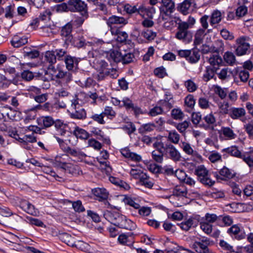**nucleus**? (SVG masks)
<instances>
[{
  "instance_id": "nucleus-24",
  "label": "nucleus",
  "mask_w": 253,
  "mask_h": 253,
  "mask_svg": "<svg viewBox=\"0 0 253 253\" xmlns=\"http://www.w3.org/2000/svg\"><path fill=\"white\" fill-rule=\"evenodd\" d=\"M28 42V37L24 36L20 37L15 36L11 41V45L14 47L18 48Z\"/></svg>"
},
{
  "instance_id": "nucleus-60",
  "label": "nucleus",
  "mask_w": 253,
  "mask_h": 253,
  "mask_svg": "<svg viewBox=\"0 0 253 253\" xmlns=\"http://www.w3.org/2000/svg\"><path fill=\"white\" fill-rule=\"evenodd\" d=\"M104 116L102 113L100 114H94L91 116L90 118L94 121L97 122L100 125H104L106 122L104 120Z\"/></svg>"
},
{
  "instance_id": "nucleus-56",
  "label": "nucleus",
  "mask_w": 253,
  "mask_h": 253,
  "mask_svg": "<svg viewBox=\"0 0 253 253\" xmlns=\"http://www.w3.org/2000/svg\"><path fill=\"white\" fill-rule=\"evenodd\" d=\"M155 125L153 123L145 124L141 126L139 129L140 133L149 132L154 129Z\"/></svg>"
},
{
  "instance_id": "nucleus-36",
  "label": "nucleus",
  "mask_w": 253,
  "mask_h": 253,
  "mask_svg": "<svg viewBox=\"0 0 253 253\" xmlns=\"http://www.w3.org/2000/svg\"><path fill=\"white\" fill-rule=\"evenodd\" d=\"M32 110H42L43 111H46L49 113L53 112L52 103L49 102H46L43 104H38L36 105Z\"/></svg>"
},
{
  "instance_id": "nucleus-15",
  "label": "nucleus",
  "mask_w": 253,
  "mask_h": 253,
  "mask_svg": "<svg viewBox=\"0 0 253 253\" xmlns=\"http://www.w3.org/2000/svg\"><path fill=\"white\" fill-rule=\"evenodd\" d=\"M160 19H162L165 22L164 23V26L165 27H169L172 25L174 23L171 14L173 13L172 11H168L163 10H160Z\"/></svg>"
},
{
  "instance_id": "nucleus-17",
  "label": "nucleus",
  "mask_w": 253,
  "mask_h": 253,
  "mask_svg": "<svg viewBox=\"0 0 253 253\" xmlns=\"http://www.w3.org/2000/svg\"><path fill=\"white\" fill-rule=\"evenodd\" d=\"M111 33L112 35L116 36V41L118 42L126 43L128 35L125 31H122L121 28L114 29Z\"/></svg>"
},
{
  "instance_id": "nucleus-9",
  "label": "nucleus",
  "mask_w": 253,
  "mask_h": 253,
  "mask_svg": "<svg viewBox=\"0 0 253 253\" xmlns=\"http://www.w3.org/2000/svg\"><path fill=\"white\" fill-rule=\"evenodd\" d=\"M73 26L70 22H68L63 26L61 29L60 35L61 39L64 41V45L67 47L71 42L73 38L72 34Z\"/></svg>"
},
{
  "instance_id": "nucleus-22",
  "label": "nucleus",
  "mask_w": 253,
  "mask_h": 253,
  "mask_svg": "<svg viewBox=\"0 0 253 253\" xmlns=\"http://www.w3.org/2000/svg\"><path fill=\"white\" fill-rule=\"evenodd\" d=\"M246 114V111L243 108H230L229 116L233 120L239 119L244 116Z\"/></svg>"
},
{
  "instance_id": "nucleus-48",
  "label": "nucleus",
  "mask_w": 253,
  "mask_h": 253,
  "mask_svg": "<svg viewBox=\"0 0 253 253\" xmlns=\"http://www.w3.org/2000/svg\"><path fill=\"white\" fill-rule=\"evenodd\" d=\"M200 58V54L199 51L197 50L193 49L191 50L190 55H189L188 61L191 63H197Z\"/></svg>"
},
{
  "instance_id": "nucleus-44",
  "label": "nucleus",
  "mask_w": 253,
  "mask_h": 253,
  "mask_svg": "<svg viewBox=\"0 0 253 253\" xmlns=\"http://www.w3.org/2000/svg\"><path fill=\"white\" fill-rule=\"evenodd\" d=\"M109 59L116 63L121 62L123 59V53L118 50H113L110 53Z\"/></svg>"
},
{
  "instance_id": "nucleus-6",
  "label": "nucleus",
  "mask_w": 253,
  "mask_h": 253,
  "mask_svg": "<svg viewBox=\"0 0 253 253\" xmlns=\"http://www.w3.org/2000/svg\"><path fill=\"white\" fill-rule=\"evenodd\" d=\"M106 23L111 32L114 29L117 30L126 25L128 20L124 17L112 15L106 20Z\"/></svg>"
},
{
  "instance_id": "nucleus-29",
  "label": "nucleus",
  "mask_w": 253,
  "mask_h": 253,
  "mask_svg": "<svg viewBox=\"0 0 253 253\" xmlns=\"http://www.w3.org/2000/svg\"><path fill=\"white\" fill-rule=\"evenodd\" d=\"M222 19L221 12L217 10H214L212 12L210 20V24L213 25L219 23Z\"/></svg>"
},
{
  "instance_id": "nucleus-12",
  "label": "nucleus",
  "mask_w": 253,
  "mask_h": 253,
  "mask_svg": "<svg viewBox=\"0 0 253 253\" xmlns=\"http://www.w3.org/2000/svg\"><path fill=\"white\" fill-rule=\"evenodd\" d=\"M20 206L27 213L33 216H38L39 211L36 209L35 206L26 200L21 201L20 203Z\"/></svg>"
},
{
  "instance_id": "nucleus-43",
  "label": "nucleus",
  "mask_w": 253,
  "mask_h": 253,
  "mask_svg": "<svg viewBox=\"0 0 253 253\" xmlns=\"http://www.w3.org/2000/svg\"><path fill=\"white\" fill-rule=\"evenodd\" d=\"M233 73L231 70L228 68H224L220 70L218 73L216 72V74L219 79L221 80H224L229 77L231 74L233 75Z\"/></svg>"
},
{
  "instance_id": "nucleus-10",
  "label": "nucleus",
  "mask_w": 253,
  "mask_h": 253,
  "mask_svg": "<svg viewBox=\"0 0 253 253\" xmlns=\"http://www.w3.org/2000/svg\"><path fill=\"white\" fill-rule=\"evenodd\" d=\"M249 48L250 44L247 42L246 37H240L236 40V53L237 55L246 54Z\"/></svg>"
},
{
  "instance_id": "nucleus-13",
  "label": "nucleus",
  "mask_w": 253,
  "mask_h": 253,
  "mask_svg": "<svg viewBox=\"0 0 253 253\" xmlns=\"http://www.w3.org/2000/svg\"><path fill=\"white\" fill-rule=\"evenodd\" d=\"M54 126L57 132L56 134L64 136L68 131L69 126L63 120L56 119L55 121Z\"/></svg>"
},
{
  "instance_id": "nucleus-16",
  "label": "nucleus",
  "mask_w": 253,
  "mask_h": 253,
  "mask_svg": "<svg viewBox=\"0 0 253 253\" xmlns=\"http://www.w3.org/2000/svg\"><path fill=\"white\" fill-rule=\"evenodd\" d=\"M69 158L68 155H62L61 156H57L55 159V164L65 170L71 168V165L68 163L66 160Z\"/></svg>"
},
{
  "instance_id": "nucleus-5",
  "label": "nucleus",
  "mask_w": 253,
  "mask_h": 253,
  "mask_svg": "<svg viewBox=\"0 0 253 253\" xmlns=\"http://www.w3.org/2000/svg\"><path fill=\"white\" fill-rule=\"evenodd\" d=\"M70 117L73 119L84 120L86 118L85 110L79 104L76 99L72 100L71 111H69Z\"/></svg>"
},
{
  "instance_id": "nucleus-62",
  "label": "nucleus",
  "mask_w": 253,
  "mask_h": 253,
  "mask_svg": "<svg viewBox=\"0 0 253 253\" xmlns=\"http://www.w3.org/2000/svg\"><path fill=\"white\" fill-rule=\"evenodd\" d=\"M54 53L56 55V58L59 60H65L66 56H68L67 55V51L63 49H57L54 51Z\"/></svg>"
},
{
  "instance_id": "nucleus-26",
  "label": "nucleus",
  "mask_w": 253,
  "mask_h": 253,
  "mask_svg": "<svg viewBox=\"0 0 253 253\" xmlns=\"http://www.w3.org/2000/svg\"><path fill=\"white\" fill-rule=\"evenodd\" d=\"M44 62H45L46 63L49 64L47 65V70L46 71H49L50 66H54L53 65L56 62V55L54 53V51H48L45 52L44 55Z\"/></svg>"
},
{
  "instance_id": "nucleus-11",
  "label": "nucleus",
  "mask_w": 253,
  "mask_h": 253,
  "mask_svg": "<svg viewBox=\"0 0 253 253\" xmlns=\"http://www.w3.org/2000/svg\"><path fill=\"white\" fill-rule=\"evenodd\" d=\"M96 66L98 72L96 79L98 81L104 80L106 77V74L108 73V64L105 61L101 60L97 62Z\"/></svg>"
},
{
  "instance_id": "nucleus-39",
  "label": "nucleus",
  "mask_w": 253,
  "mask_h": 253,
  "mask_svg": "<svg viewBox=\"0 0 253 253\" xmlns=\"http://www.w3.org/2000/svg\"><path fill=\"white\" fill-rule=\"evenodd\" d=\"M205 35V31L204 29H199L197 31L194 41V44L195 46L199 45L203 42Z\"/></svg>"
},
{
  "instance_id": "nucleus-54",
  "label": "nucleus",
  "mask_w": 253,
  "mask_h": 253,
  "mask_svg": "<svg viewBox=\"0 0 253 253\" xmlns=\"http://www.w3.org/2000/svg\"><path fill=\"white\" fill-rule=\"evenodd\" d=\"M141 35L147 40L152 41L156 37L157 34L152 30L146 29L142 32Z\"/></svg>"
},
{
  "instance_id": "nucleus-1",
  "label": "nucleus",
  "mask_w": 253,
  "mask_h": 253,
  "mask_svg": "<svg viewBox=\"0 0 253 253\" xmlns=\"http://www.w3.org/2000/svg\"><path fill=\"white\" fill-rule=\"evenodd\" d=\"M189 28L190 25L187 22H179L175 38L185 43H190L192 41L193 33L189 30Z\"/></svg>"
},
{
  "instance_id": "nucleus-25",
  "label": "nucleus",
  "mask_w": 253,
  "mask_h": 253,
  "mask_svg": "<svg viewBox=\"0 0 253 253\" xmlns=\"http://www.w3.org/2000/svg\"><path fill=\"white\" fill-rule=\"evenodd\" d=\"M91 132L97 138L101 141H102L103 143L110 144L111 143V140L110 138L104 135V132L100 129L97 128H94L91 131Z\"/></svg>"
},
{
  "instance_id": "nucleus-58",
  "label": "nucleus",
  "mask_w": 253,
  "mask_h": 253,
  "mask_svg": "<svg viewBox=\"0 0 253 253\" xmlns=\"http://www.w3.org/2000/svg\"><path fill=\"white\" fill-rule=\"evenodd\" d=\"M180 147L182 149L183 151L187 155H194V151L189 143L185 142H182Z\"/></svg>"
},
{
  "instance_id": "nucleus-33",
  "label": "nucleus",
  "mask_w": 253,
  "mask_h": 253,
  "mask_svg": "<svg viewBox=\"0 0 253 253\" xmlns=\"http://www.w3.org/2000/svg\"><path fill=\"white\" fill-rule=\"evenodd\" d=\"M60 239L64 243L67 244L68 246L74 247L75 242H74V238L70 234L67 233H64L59 235Z\"/></svg>"
},
{
  "instance_id": "nucleus-40",
  "label": "nucleus",
  "mask_w": 253,
  "mask_h": 253,
  "mask_svg": "<svg viewBox=\"0 0 253 253\" xmlns=\"http://www.w3.org/2000/svg\"><path fill=\"white\" fill-rule=\"evenodd\" d=\"M221 131L227 139H235L237 136L233 130L229 127H222Z\"/></svg>"
},
{
  "instance_id": "nucleus-61",
  "label": "nucleus",
  "mask_w": 253,
  "mask_h": 253,
  "mask_svg": "<svg viewBox=\"0 0 253 253\" xmlns=\"http://www.w3.org/2000/svg\"><path fill=\"white\" fill-rule=\"evenodd\" d=\"M74 246L84 252L89 251L90 249V246L88 244L81 241L75 242Z\"/></svg>"
},
{
  "instance_id": "nucleus-49",
  "label": "nucleus",
  "mask_w": 253,
  "mask_h": 253,
  "mask_svg": "<svg viewBox=\"0 0 253 253\" xmlns=\"http://www.w3.org/2000/svg\"><path fill=\"white\" fill-rule=\"evenodd\" d=\"M70 44L78 48H81L85 44V41L83 38H74L73 37Z\"/></svg>"
},
{
  "instance_id": "nucleus-7",
  "label": "nucleus",
  "mask_w": 253,
  "mask_h": 253,
  "mask_svg": "<svg viewBox=\"0 0 253 253\" xmlns=\"http://www.w3.org/2000/svg\"><path fill=\"white\" fill-rule=\"evenodd\" d=\"M201 0H184L178 7V10L184 15L200 7Z\"/></svg>"
},
{
  "instance_id": "nucleus-52",
  "label": "nucleus",
  "mask_w": 253,
  "mask_h": 253,
  "mask_svg": "<svg viewBox=\"0 0 253 253\" xmlns=\"http://www.w3.org/2000/svg\"><path fill=\"white\" fill-rule=\"evenodd\" d=\"M214 91L215 92L218 94L219 97L222 99H224L228 93V90L227 88H221L218 85H216L215 86Z\"/></svg>"
},
{
  "instance_id": "nucleus-59",
  "label": "nucleus",
  "mask_w": 253,
  "mask_h": 253,
  "mask_svg": "<svg viewBox=\"0 0 253 253\" xmlns=\"http://www.w3.org/2000/svg\"><path fill=\"white\" fill-rule=\"evenodd\" d=\"M154 75L160 78H163L167 76L165 68L163 66L158 67L154 70Z\"/></svg>"
},
{
  "instance_id": "nucleus-34",
  "label": "nucleus",
  "mask_w": 253,
  "mask_h": 253,
  "mask_svg": "<svg viewBox=\"0 0 253 253\" xmlns=\"http://www.w3.org/2000/svg\"><path fill=\"white\" fill-rule=\"evenodd\" d=\"M141 4H136L132 5L129 4H126L124 6V10L128 14H132L137 13L139 14V11L140 9Z\"/></svg>"
},
{
  "instance_id": "nucleus-31",
  "label": "nucleus",
  "mask_w": 253,
  "mask_h": 253,
  "mask_svg": "<svg viewBox=\"0 0 253 253\" xmlns=\"http://www.w3.org/2000/svg\"><path fill=\"white\" fill-rule=\"evenodd\" d=\"M73 134L77 137L82 139H87L89 136V133L84 129L78 126L75 127Z\"/></svg>"
},
{
  "instance_id": "nucleus-4",
  "label": "nucleus",
  "mask_w": 253,
  "mask_h": 253,
  "mask_svg": "<svg viewBox=\"0 0 253 253\" xmlns=\"http://www.w3.org/2000/svg\"><path fill=\"white\" fill-rule=\"evenodd\" d=\"M194 173L197 176L198 180L205 185L212 186L215 181L210 177L208 170L204 165L198 166L195 169Z\"/></svg>"
},
{
  "instance_id": "nucleus-8",
  "label": "nucleus",
  "mask_w": 253,
  "mask_h": 253,
  "mask_svg": "<svg viewBox=\"0 0 253 253\" xmlns=\"http://www.w3.org/2000/svg\"><path fill=\"white\" fill-rule=\"evenodd\" d=\"M165 156L174 162H179L181 159L180 152L173 145L169 143L165 144Z\"/></svg>"
},
{
  "instance_id": "nucleus-35",
  "label": "nucleus",
  "mask_w": 253,
  "mask_h": 253,
  "mask_svg": "<svg viewBox=\"0 0 253 253\" xmlns=\"http://www.w3.org/2000/svg\"><path fill=\"white\" fill-rule=\"evenodd\" d=\"M209 62L212 67H216L218 68V67L222 62V59L219 55H212L209 57Z\"/></svg>"
},
{
  "instance_id": "nucleus-41",
  "label": "nucleus",
  "mask_w": 253,
  "mask_h": 253,
  "mask_svg": "<svg viewBox=\"0 0 253 253\" xmlns=\"http://www.w3.org/2000/svg\"><path fill=\"white\" fill-rule=\"evenodd\" d=\"M102 113L104 117L106 116L108 119L111 120L115 118L116 116L115 111L111 106H105L104 111Z\"/></svg>"
},
{
  "instance_id": "nucleus-38",
  "label": "nucleus",
  "mask_w": 253,
  "mask_h": 253,
  "mask_svg": "<svg viewBox=\"0 0 253 253\" xmlns=\"http://www.w3.org/2000/svg\"><path fill=\"white\" fill-rule=\"evenodd\" d=\"M168 139L171 143L177 144L180 140V135L175 130L169 131Z\"/></svg>"
},
{
  "instance_id": "nucleus-53",
  "label": "nucleus",
  "mask_w": 253,
  "mask_h": 253,
  "mask_svg": "<svg viewBox=\"0 0 253 253\" xmlns=\"http://www.w3.org/2000/svg\"><path fill=\"white\" fill-rule=\"evenodd\" d=\"M229 103L227 101H224L219 105L220 113L224 115L228 114L229 115L230 112V108Z\"/></svg>"
},
{
  "instance_id": "nucleus-21",
  "label": "nucleus",
  "mask_w": 253,
  "mask_h": 253,
  "mask_svg": "<svg viewBox=\"0 0 253 253\" xmlns=\"http://www.w3.org/2000/svg\"><path fill=\"white\" fill-rule=\"evenodd\" d=\"M65 63L68 70H74L78 67L79 60L75 57L68 55L65 58Z\"/></svg>"
},
{
  "instance_id": "nucleus-42",
  "label": "nucleus",
  "mask_w": 253,
  "mask_h": 253,
  "mask_svg": "<svg viewBox=\"0 0 253 253\" xmlns=\"http://www.w3.org/2000/svg\"><path fill=\"white\" fill-rule=\"evenodd\" d=\"M136 227V224L130 219H127L126 217L125 220H124L121 228L126 229L129 230H133Z\"/></svg>"
},
{
  "instance_id": "nucleus-23",
  "label": "nucleus",
  "mask_w": 253,
  "mask_h": 253,
  "mask_svg": "<svg viewBox=\"0 0 253 253\" xmlns=\"http://www.w3.org/2000/svg\"><path fill=\"white\" fill-rule=\"evenodd\" d=\"M64 71L60 69H56L54 66H50L49 67V71H45V75H47L48 73L51 74L50 79L51 80H54V78L62 79L65 74Z\"/></svg>"
},
{
  "instance_id": "nucleus-46",
  "label": "nucleus",
  "mask_w": 253,
  "mask_h": 253,
  "mask_svg": "<svg viewBox=\"0 0 253 253\" xmlns=\"http://www.w3.org/2000/svg\"><path fill=\"white\" fill-rule=\"evenodd\" d=\"M124 202L126 204L129 205L131 208H130V211L138 210L140 208V205L139 203L135 202V201L132 199L131 198L127 197L124 199Z\"/></svg>"
},
{
  "instance_id": "nucleus-20",
  "label": "nucleus",
  "mask_w": 253,
  "mask_h": 253,
  "mask_svg": "<svg viewBox=\"0 0 253 253\" xmlns=\"http://www.w3.org/2000/svg\"><path fill=\"white\" fill-rule=\"evenodd\" d=\"M64 151L73 157H78L79 158L86 157V155L78 148H71L69 146L65 147L63 149Z\"/></svg>"
},
{
  "instance_id": "nucleus-50",
  "label": "nucleus",
  "mask_w": 253,
  "mask_h": 253,
  "mask_svg": "<svg viewBox=\"0 0 253 253\" xmlns=\"http://www.w3.org/2000/svg\"><path fill=\"white\" fill-rule=\"evenodd\" d=\"M171 115L172 118L176 120H182L184 115L182 110L179 108H174L172 110Z\"/></svg>"
},
{
  "instance_id": "nucleus-63",
  "label": "nucleus",
  "mask_w": 253,
  "mask_h": 253,
  "mask_svg": "<svg viewBox=\"0 0 253 253\" xmlns=\"http://www.w3.org/2000/svg\"><path fill=\"white\" fill-rule=\"evenodd\" d=\"M4 16L7 19H11L13 17L14 12V7L11 5L6 6L4 10Z\"/></svg>"
},
{
  "instance_id": "nucleus-57",
  "label": "nucleus",
  "mask_w": 253,
  "mask_h": 253,
  "mask_svg": "<svg viewBox=\"0 0 253 253\" xmlns=\"http://www.w3.org/2000/svg\"><path fill=\"white\" fill-rule=\"evenodd\" d=\"M165 154L164 152H159L158 151H153L152 152V157L153 159L158 163H162L164 160V156Z\"/></svg>"
},
{
  "instance_id": "nucleus-47",
  "label": "nucleus",
  "mask_w": 253,
  "mask_h": 253,
  "mask_svg": "<svg viewBox=\"0 0 253 253\" xmlns=\"http://www.w3.org/2000/svg\"><path fill=\"white\" fill-rule=\"evenodd\" d=\"M220 176H222L226 178H232L235 176V172L233 170L229 169L227 168L224 167L219 171Z\"/></svg>"
},
{
  "instance_id": "nucleus-55",
  "label": "nucleus",
  "mask_w": 253,
  "mask_h": 253,
  "mask_svg": "<svg viewBox=\"0 0 253 253\" xmlns=\"http://www.w3.org/2000/svg\"><path fill=\"white\" fill-rule=\"evenodd\" d=\"M134 58V54L130 52L124 51L123 53L122 62L124 64H128L133 61Z\"/></svg>"
},
{
  "instance_id": "nucleus-30",
  "label": "nucleus",
  "mask_w": 253,
  "mask_h": 253,
  "mask_svg": "<svg viewBox=\"0 0 253 253\" xmlns=\"http://www.w3.org/2000/svg\"><path fill=\"white\" fill-rule=\"evenodd\" d=\"M172 194L177 197H186L187 194V188L184 185L176 186L173 189Z\"/></svg>"
},
{
  "instance_id": "nucleus-14",
  "label": "nucleus",
  "mask_w": 253,
  "mask_h": 253,
  "mask_svg": "<svg viewBox=\"0 0 253 253\" xmlns=\"http://www.w3.org/2000/svg\"><path fill=\"white\" fill-rule=\"evenodd\" d=\"M233 76L235 82H246L249 78V73L246 70L238 69L233 73Z\"/></svg>"
},
{
  "instance_id": "nucleus-45",
  "label": "nucleus",
  "mask_w": 253,
  "mask_h": 253,
  "mask_svg": "<svg viewBox=\"0 0 253 253\" xmlns=\"http://www.w3.org/2000/svg\"><path fill=\"white\" fill-rule=\"evenodd\" d=\"M223 58L225 62L229 65H233L236 62L235 56L230 51L224 53Z\"/></svg>"
},
{
  "instance_id": "nucleus-32",
  "label": "nucleus",
  "mask_w": 253,
  "mask_h": 253,
  "mask_svg": "<svg viewBox=\"0 0 253 253\" xmlns=\"http://www.w3.org/2000/svg\"><path fill=\"white\" fill-rule=\"evenodd\" d=\"M119 213L116 211H106L104 212L103 216L107 221L114 224Z\"/></svg>"
},
{
  "instance_id": "nucleus-37",
  "label": "nucleus",
  "mask_w": 253,
  "mask_h": 253,
  "mask_svg": "<svg viewBox=\"0 0 253 253\" xmlns=\"http://www.w3.org/2000/svg\"><path fill=\"white\" fill-rule=\"evenodd\" d=\"M40 120L44 128H48L54 125L55 121L50 116H42Z\"/></svg>"
},
{
  "instance_id": "nucleus-2",
  "label": "nucleus",
  "mask_w": 253,
  "mask_h": 253,
  "mask_svg": "<svg viewBox=\"0 0 253 253\" xmlns=\"http://www.w3.org/2000/svg\"><path fill=\"white\" fill-rule=\"evenodd\" d=\"M223 151L231 156L243 159L250 167L253 166V155L251 152H245L242 155L238 148L235 146L224 149Z\"/></svg>"
},
{
  "instance_id": "nucleus-19",
  "label": "nucleus",
  "mask_w": 253,
  "mask_h": 253,
  "mask_svg": "<svg viewBox=\"0 0 253 253\" xmlns=\"http://www.w3.org/2000/svg\"><path fill=\"white\" fill-rule=\"evenodd\" d=\"M92 192L99 202L106 201L108 197V193L105 188H96L92 189Z\"/></svg>"
},
{
  "instance_id": "nucleus-64",
  "label": "nucleus",
  "mask_w": 253,
  "mask_h": 253,
  "mask_svg": "<svg viewBox=\"0 0 253 253\" xmlns=\"http://www.w3.org/2000/svg\"><path fill=\"white\" fill-rule=\"evenodd\" d=\"M240 232V228L238 225H232L231 227L228 229L227 233L233 236H234L236 238Z\"/></svg>"
},
{
  "instance_id": "nucleus-3",
  "label": "nucleus",
  "mask_w": 253,
  "mask_h": 253,
  "mask_svg": "<svg viewBox=\"0 0 253 253\" xmlns=\"http://www.w3.org/2000/svg\"><path fill=\"white\" fill-rule=\"evenodd\" d=\"M70 11L79 12L83 18H81V22L83 23L85 19L88 17L87 4L81 0H69Z\"/></svg>"
},
{
  "instance_id": "nucleus-51",
  "label": "nucleus",
  "mask_w": 253,
  "mask_h": 253,
  "mask_svg": "<svg viewBox=\"0 0 253 253\" xmlns=\"http://www.w3.org/2000/svg\"><path fill=\"white\" fill-rule=\"evenodd\" d=\"M200 227L201 229L206 234H210L212 229V225L203 220L200 222Z\"/></svg>"
},
{
  "instance_id": "nucleus-18",
  "label": "nucleus",
  "mask_w": 253,
  "mask_h": 253,
  "mask_svg": "<svg viewBox=\"0 0 253 253\" xmlns=\"http://www.w3.org/2000/svg\"><path fill=\"white\" fill-rule=\"evenodd\" d=\"M155 12L156 9L154 7L146 8L141 4L140 9L139 11V15L144 18L152 19Z\"/></svg>"
},
{
  "instance_id": "nucleus-28",
  "label": "nucleus",
  "mask_w": 253,
  "mask_h": 253,
  "mask_svg": "<svg viewBox=\"0 0 253 253\" xmlns=\"http://www.w3.org/2000/svg\"><path fill=\"white\" fill-rule=\"evenodd\" d=\"M218 68L216 67H212L211 66H208L205 74L203 75V80L205 82H208L212 79L214 76L215 73H216Z\"/></svg>"
},
{
  "instance_id": "nucleus-27",
  "label": "nucleus",
  "mask_w": 253,
  "mask_h": 253,
  "mask_svg": "<svg viewBox=\"0 0 253 253\" xmlns=\"http://www.w3.org/2000/svg\"><path fill=\"white\" fill-rule=\"evenodd\" d=\"M160 10L173 12L175 9V3L172 0H161Z\"/></svg>"
}]
</instances>
